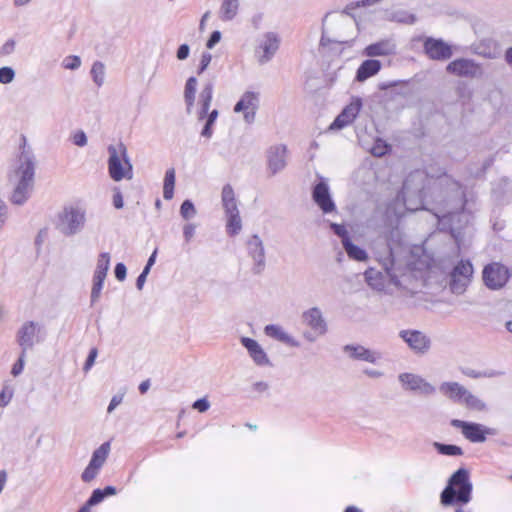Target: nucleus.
<instances>
[{"instance_id": "nucleus-60", "label": "nucleus", "mask_w": 512, "mask_h": 512, "mask_svg": "<svg viewBox=\"0 0 512 512\" xmlns=\"http://www.w3.org/2000/svg\"><path fill=\"white\" fill-rule=\"evenodd\" d=\"M114 273L119 281H124L127 274L126 266L123 263L116 264Z\"/></svg>"}, {"instance_id": "nucleus-53", "label": "nucleus", "mask_w": 512, "mask_h": 512, "mask_svg": "<svg viewBox=\"0 0 512 512\" xmlns=\"http://www.w3.org/2000/svg\"><path fill=\"white\" fill-rule=\"evenodd\" d=\"M97 354H98V351L96 348H92L90 350L89 355H88L86 362L84 364V367H83V370L85 372H88L91 369V367L94 365Z\"/></svg>"}, {"instance_id": "nucleus-21", "label": "nucleus", "mask_w": 512, "mask_h": 512, "mask_svg": "<svg viewBox=\"0 0 512 512\" xmlns=\"http://www.w3.org/2000/svg\"><path fill=\"white\" fill-rule=\"evenodd\" d=\"M424 52L432 60H446L452 56L451 47L441 39L426 38Z\"/></svg>"}, {"instance_id": "nucleus-43", "label": "nucleus", "mask_w": 512, "mask_h": 512, "mask_svg": "<svg viewBox=\"0 0 512 512\" xmlns=\"http://www.w3.org/2000/svg\"><path fill=\"white\" fill-rule=\"evenodd\" d=\"M390 146L383 140L377 139L371 148V153L376 157H382L388 153Z\"/></svg>"}, {"instance_id": "nucleus-10", "label": "nucleus", "mask_w": 512, "mask_h": 512, "mask_svg": "<svg viewBox=\"0 0 512 512\" xmlns=\"http://www.w3.org/2000/svg\"><path fill=\"white\" fill-rule=\"evenodd\" d=\"M46 331L44 325L40 322L27 321L17 332V342L21 347V351L27 352L31 350L36 344L44 341Z\"/></svg>"}, {"instance_id": "nucleus-32", "label": "nucleus", "mask_w": 512, "mask_h": 512, "mask_svg": "<svg viewBox=\"0 0 512 512\" xmlns=\"http://www.w3.org/2000/svg\"><path fill=\"white\" fill-rule=\"evenodd\" d=\"M239 0H221L219 8V18L224 21H232L238 14Z\"/></svg>"}, {"instance_id": "nucleus-52", "label": "nucleus", "mask_w": 512, "mask_h": 512, "mask_svg": "<svg viewBox=\"0 0 512 512\" xmlns=\"http://www.w3.org/2000/svg\"><path fill=\"white\" fill-rule=\"evenodd\" d=\"M211 60H212V55L210 53L204 52L202 54L201 59H200L199 68H198V74H202L207 69V67L211 63Z\"/></svg>"}, {"instance_id": "nucleus-64", "label": "nucleus", "mask_w": 512, "mask_h": 512, "mask_svg": "<svg viewBox=\"0 0 512 512\" xmlns=\"http://www.w3.org/2000/svg\"><path fill=\"white\" fill-rule=\"evenodd\" d=\"M148 274H149V271H147V269H143L141 274L138 276V278L136 280V287L139 290H142V288L146 282V278H147Z\"/></svg>"}, {"instance_id": "nucleus-25", "label": "nucleus", "mask_w": 512, "mask_h": 512, "mask_svg": "<svg viewBox=\"0 0 512 512\" xmlns=\"http://www.w3.org/2000/svg\"><path fill=\"white\" fill-rule=\"evenodd\" d=\"M313 199L324 213H330L335 210V204L326 183L320 182L314 187Z\"/></svg>"}, {"instance_id": "nucleus-26", "label": "nucleus", "mask_w": 512, "mask_h": 512, "mask_svg": "<svg viewBox=\"0 0 512 512\" xmlns=\"http://www.w3.org/2000/svg\"><path fill=\"white\" fill-rule=\"evenodd\" d=\"M242 345L247 349L250 357L258 366H269L270 360L257 341L248 337L241 338Z\"/></svg>"}, {"instance_id": "nucleus-13", "label": "nucleus", "mask_w": 512, "mask_h": 512, "mask_svg": "<svg viewBox=\"0 0 512 512\" xmlns=\"http://www.w3.org/2000/svg\"><path fill=\"white\" fill-rule=\"evenodd\" d=\"M472 276V264L469 261H459L450 274L449 287L452 293L457 295L463 294L470 284Z\"/></svg>"}, {"instance_id": "nucleus-49", "label": "nucleus", "mask_w": 512, "mask_h": 512, "mask_svg": "<svg viewBox=\"0 0 512 512\" xmlns=\"http://www.w3.org/2000/svg\"><path fill=\"white\" fill-rule=\"evenodd\" d=\"M196 224L187 223L183 227V237L186 243H189L195 235Z\"/></svg>"}, {"instance_id": "nucleus-37", "label": "nucleus", "mask_w": 512, "mask_h": 512, "mask_svg": "<svg viewBox=\"0 0 512 512\" xmlns=\"http://www.w3.org/2000/svg\"><path fill=\"white\" fill-rule=\"evenodd\" d=\"M175 169L170 168L165 172L163 182V197L165 200H171L174 196Z\"/></svg>"}, {"instance_id": "nucleus-20", "label": "nucleus", "mask_w": 512, "mask_h": 512, "mask_svg": "<svg viewBox=\"0 0 512 512\" xmlns=\"http://www.w3.org/2000/svg\"><path fill=\"white\" fill-rule=\"evenodd\" d=\"M287 165V147L279 144L267 151V169L271 176L281 172Z\"/></svg>"}, {"instance_id": "nucleus-44", "label": "nucleus", "mask_w": 512, "mask_h": 512, "mask_svg": "<svg viewBox=\"0 0 512 512\" xmlns=\"http://www.w3.org/2000/svg\"><path fill=\"white\" fill-rule=\"evenodd\" d=\"M81 58L76 55L65 57L61 63L62 67L67 70H77L81 66Z\"/></svg>"}, {"instance_id": "nucleus-39", "label": "nucleus", "mask_w": 512, "mask_h": 512, "mask_svg": "<svg viewBox=\"0 0 512 512\" xmlns=\"http://www.w3.org/2000/svg\"><path fill=\"white\" fill-rule=\"evenodd\" d=\"M434 447L440 454L448 455V456H460L463 454V450L461 447L451 444H441L438 442L434 443Z\"/></svg>"}, {"instance_id": "nucleus-24", "label": "nucleus", "mask_w": 512, "mask_h": 512, "mask_svg": "<svg viewBox=\"0 0 512 512\" xmlns=\"http://www.w3.org/2000/svg\"><path fill=\"white\" fill-rule=\"evenodd\" d=\"M344 352L352 359L365 361L371 364H377L382 359V354L378 351L365 348L361 345H346Z\"/></svg>"}, {"instance_id": "nucleus-8", "label": "nucleus", "mask_w": 512, "mask_h": 512, "mask_svg": "<svg viewBox=\"0 0 512 512\" xmlns=\"http://www.w3.org/2000/svg\"><path fill=\"white\" fill-rule=\"evenodd\" d=\"M213 98V83L207 82L199 95V110L197 111V119L202 121L206 119L204 127L201 131V136L210 139L213 135L212 126L218 118V110L213 109L209 112L211 101Z\"/></svg>"}, {"instance_id": "nucleus-15", "label": "nucleus", "mask_w": 512, "mask_h": 512, "mask_svg": "<svg viewBox=\"0 0 512 512\" xmlns=\"http://www.w3.org/2000/svg\"><path fill=\"white\" fill-rule=\"evenodd\" d=\"M451 425L460 429L462 435L472 443H483L487 435L493 434L492 429L480 423L453 419L451 420Z\"/></svg>"}, {"instance_id": "nucleus-54", "label": "nucleus", "mask_w": 512, "mask_h": 512, "mask_svg": "<svg viewBox=\"0 0 512 512\" xmlns=\"http://www.w3.org/2000/svg\"><path fill=\"white\" fill-rule=\"evenodd\" d=\"M8 218V208L0 198V233L2 232Z\"/></svg>"}, {"instance_id": "nucleus-36", "label": "nucleus", "mask_w": 512, "mask_h": 512, "mask_svg": "<svg viewBox=\"0 0 512 512\" xmlns=\"http://www.w3.org/2000/svg\"><path fill=\"white\" fill-rule=\"evenodd\" d=\"M343 247L350 259L361 262L366 261L368 259L366 251L358 247L357 245L353 244L350 239L344 240Z\"/></svg>"}, {"instance_id": "nucleus-5", "label": "nucleus", "mask_w": 512, "mask_h": 512, "mask_svg": "<svg viewBox=\"0 0 512 512\" xmlns=\"http://www.w3.org/2000/svg\"><path fill=\"white\" fill-rule=\"evenodd\" d=\"M472 484L469 480V472L460 468L449 478L448 485L441 493V503L452 505L456 502L468 503L471 498Z\"/></svg>"}, {"instance_id": "nucleus-18", "label": "nucleus", "mask_w": 512, "mask_h": 512, "mask_svg": "<svg viewBox=\"0 0 512 512\" xmlns=\"http://www.w3.org/2000/svg\"><path fill=\"white\" fill-rule=\"evenodd\" d=\"M446 71L458 77L477 78L483 73L482 68L473 60L460 58L450 62Z\"/></svg>"}, {"instance_id": "nucleus-47", "label": "nucleus", "mask_w": 512, "mask_h": 512, "mask_svg": "<svg viewBox=\"0 0 512 512\" xmlns=\"http://www.w3.org/2000/svg\"><path fill=\"white\" fill-rule=\"evenodd\" d=\"M26 353L27 352H24V351H21V354L19 356V359L17 360V362L13 365L12 367V370H11V374L16 377L18 375H20L24 369V366H25V357H26Z\"/></svg>"}, {"instance_id": "nucleus-48", "label": "nucleus", "mask_w": 512, "mask_h": 512, "mask_svg": "<svg viewBox=\"0 0 512 512\" xmlns=\"http://www.w3.org/2000/svg\"><path fill=\"white\" fill-rule=\"evenodd\" d=\"M72 141L78 147H84L87 145L88 139L83 130H78L72 134Z\"/></svg>"}, {"instance_id": "nucleus-4", "label": "nucleus", "mask_w": 512, "mask_h": 512, "mask_svg": "<svg viewBox=\"0 0 512 512\" xmlns=\"http://www.w3.org/2000/svg\"><path fill=\"white\" fill-rule=\"evenodd\" d=\"M356 22L346 12L327 14L322 24L321 44L347 43L354 38Z\"/></svg>"}, {"instance_id": "nucleus-55", "label": "nucleus", "mask_w": 512, "mask_h": 512, "mask_svg": "<svg viewBox=\"0 0 512 512\" xmlns=\"http://www.w3.org/2000/svg\"><path fill=\"white\" fill-rule=\"evenodd\" d=\"M190 47L187 44H181L176 52V57L178 60L183 61L189 57Z\"/></svg>"}, {"instance_id": "nucleus-34", "label": "nucleus", "mask_w": 512, "mask_h": 512, "mask_svg": "<svg viewBox=\"0 0 512 512\" xmlns=\"http://www.w3.org/2000/svg\"><path fill=\"white\" fill-rule=\"evenodd\" d=\"M198 81L195 77L187 79L184 88V101L186 103V110L191 113V109L194 106Z\"/></svg>"}, {"instance_id": "nucleus-2", "label": "nucleus", "mask_w": 512, "mask_h": 512, "mask_svg": "<svg viewBox=\"0 0 512 512\" xmlns=\"http://www.w3.org/2000/svg\"><path fill=\"white\" fill-rule=\"evenodd\" d=\"M35 158L30 151H22L13 164L8 182L12 192L10 200L13 204L23 205L34 189Z\"/></svg>"}, {"instance_id": "nucleus-30", "label": "nucleus", "mask_w": 512, "mask_h": 512, "mask_svg": "<svg viewBox=\"0 0 512 512\" xmlns=\"http://www.w3.org/2000/svg\"><path fill=\"white\" fill-rule=\"evenodd\" d=\"M460 405L473 413H486L489 410V406L486 401L469 390H467Z\"/></svg>"}, {"instance_id": "nucleus-16", "label": "nucleus", "mask_w": 512, "mask_h": 512, "mask_svg": "<svg viewBox=\"0 0 512 512\" xmlns=\"http://www.w3.org/2000/svg\"><path fill=\"white\" fill-rule=\"evenodd\" d=\"M399 337L416 354L424 355L431 347V339L424 332L413 329L401 330Z\"/></svg>"}, {"instance_id": "nucleus-41", "label": "nucleus", "mask_w": 512, "mask_h": 512, "mask_svg": "<svg viewBox=\"0 0 512 512\" xmlns=\"http://www.w3.org/2000/svg\"><path fill=\"white\" fill-rule=\"evenodd\" d=\"M197 214L194 204L190 200H185L180 206L181 217L188 221L193 219Z\"/></svg>"}, {"instance_id": "nucleus-63", "label": "nucleus", "mask_w": 512, "mask_h": 512, "mask_svg": "<svg viewBox=\"0 0 512 512\" xmlns=\"http://www.w3.org/2000/svg\"><path fill=\"white\" fill-rule=\"evenodd\" d=\"M123 396L122 395H115L112 397L107 412L111 413L121 402H122Z\"/></svg>"}, {"instance_id": "nucleus-33", "label": "nucleus", "mask_w": 512, "mask_h": 512, "mask_svg": "<svg viewBox=\"0 0 512 512\" xmlns=\"http://www.w3.org/2000/svg\"><path fill=\"white\" fill-rule=\"evenodd\" d=\"M110 450V442H104L93 452L89 464L101 469L108 458Z\"/></svg>"}, {"instance_id": "nucleus-57", "label": "nucleus", "mask_w": 512, "mask_h": 512, "mask_svg": "<svg viewBox=\"0 0 512 512\" xmlns=\"http://www.w3.org/2000/svg\"><path fill=\"white\" fill-rule=\"evenodd\" d=\"M113 205L116 209H121L124 205L123 197L118 187L113 189Z\"/></svg>"}, {"instance_id": "nucleus-35", "label": "nucleus", "mask_w": 512, "mask_h": 512, "mask_svg": "<svg viewBox=\"0 0 512 512\" xmlns=\"http://www.w3.org/2000/svg\"><path fill=\"white\" fill-rule=\"evenodd\" d=\"M226 216V231L230 236H235L242 230V219L240 212L227 213Z\"/></svg>"}, {"instance_id": "nucleus-56", "label": "nucleus", "mask_w": 512, "mask_h": 512, "mask_svg": "<svg viewBox=\"0 0 512 512\" xmlns=\"http://www.w3.org/2000/svg\"><path fill=\"white\" fill-rule=\"evenodd\" d=\"M192 407H193V409H195L199 412H206L210 407V403L208 402L207 399L201 398V399L196 400L193 403Z\"/></svg>"}, {"instance_id": "nucleus-62", "label": "nucleus", "mask_w": 512, "mask_h": 512, "mask_svg": "<svg viewBox=\"0 0 512 512\" xmlns=\"http://www.w3.org/2000/svg\"><path fill=\"white\" fill-rule=\"evenodd\" d=\"M363 373L371 379H379V378L383 377V375H384V373L382 371L377 370V369H370V368L363 370Z\"/></svg>"}, {"instance_id": "nucleus-14", "label": "nucleus", "mask_w": 512, "mask_h": 512, "mask_svg": "<svg viewBox=\"0 0 512 512\" xmlns=\"http://www.w3.org/2000/svg\"><path fill=\"white\" fill-rule=\"evenodd\" d=\"M246 250L252 260V272L261 274L266 267V252L263 240L258 234L250 236L246 241Z\"/></svg>"}, {"instance_id": "nucleus-50", "label": "nucleus", "mask_w": 512, "mask_h": 512, "mask_svg": "<svg viewBox=\"0 0 512 512\" xmlns=\"http://www.w3.org/2000/svg\"><path fill=\"white\" fill-rule=\"evenodd\" d=\"M330 226L333 229L334 233L336 235H338L339 237H341L342 245H344V240L345 239H350L349 236H348V231L346 230L344 225H340V224H336V223H331Z\"/></svg>"}, {"instance_id": "nucleus-3", "label": "nucleus", "mask_w": 512, "mask_h": 512, "mask_svg": "<svg viewBox=\"0 0 512 512\" xmlns=\"http://www.w3.org/2000/svg\"><path fill=\"white\" fill-rule=\"evenodd\" d=\"M427 174L416 170L410 173L403 183L401 194L394 203L387 207L386 215L389 219L399 218L404 211H417L422 208L424 189L426 187Z\"/></svg>"}, {"instance_id": "nucleus-46", "label": "nucleus", "mask_w": 512, "mask_h": 512, "mask_svg": "<svg viewBox=\"0 0 512 512\" xmlns=\"http://www.w3.org/2000/svg\"><path fill=\"white\" fill-rule=\"evenodd\" d=\"M100 469L92 466L91 464H88V466L85 468L81 475V479L84 482H90L92 481L99 473Z\"/></svg>"}, {"instance_id": "nucleus-23", "label": "nucleus", "mask_w": 512, "mask_h": 512, "mask_svg": "<svg viewBox=\"0 0 512 512\" xmlns=\"http://www.w3.org/2000/svg\"><path fill=\"white\" fill-rule=\"evenodd\" d=\"M396 49L395 41L387 38L366 46L362 51V55L370 58L392 56L396 54Z\"/></svg>"}, {"instance_id": "nucleus-38", "label": "nucleus", "mask_w": 512, "mask_h": 512, "mask_svg": "<svg viewBox=\"0 0 512 512\" xmlns=\"http://www.w3.org/2000/svg\"><path fill=\"white\" fill-rule=\"evenodd\" d=\"M91 77L97 87H101L105 82V65L96 61L91 68Z\"/></svg>"}, {"instance_id": "nucleus-29", "label": "nucleus", "mask_w": 512, "mask_h": 512, "mask_svg": "<svg viewBox=\"0 0 512 512\" xmlns=\"http://www.w3.org/2000/svg\"><path fill=\"white\" fill-rule=\"evenodd\" d=\"M382 64L379 60L367 59L363 61L357 69L355 79L358 82H364L375 76L381 70Z\"/></svg>"}, {"instance_id": "nucleus-28", "label": "nucleus", "mask_w": 512, "mask_h": 512, "mask_svg": "<svg viewBox=\"0 0 512 512\" xmlns=\"http://www.w3.org/2000/svg\"><path fill=\"white\" fill-rule=\"evenodd\" d=\"M264 333L266 336L273 338L291 347H299L300 343L291 336L282 326L270 324L265 326Z\"/></svg>"}, {"instance_id": "nucleus-42", "label": "nucleus", "mask_w": 512, "mask_h": 512, "mask_svg": "<svg viewBox=\"0 0 512 512\" xmlns=\"http://www.w3.org/2000/svg\"><path fill=\"white\" fill-rule=\"evenodd\" d=\"M110 268V254L107 252L100 253L97 259L95 271L107 273Z\"/></svg>"}, {"instance_id": "nucleus-22", "label": "nucleus", "mask_w": 512, "mask_h": 512, "mask_svg": "<svg viewBox=\"0 0 512 512\" xmlns=\"http://www.w3.org/2000/svg\"><path fill=\"white\" fill-rule=\"evenodd\" d=\"M361 100L355 99L349 105H347L342 112L335 118V120L329 126L330 130H340L350 125L361 109Z\"/></svg>"}, {"instance_id": "nucleus-31", "label": "nucleus", "mask_w": 512, "mask_h": 512, "mask_svg": "<svg viewBox=\"0 0 512 512\" xmlns=\"http://www.w3.org/2000/svg\"><path fill=\"white\" fill-rule=\"evenodd\" d=\"M221 201L225 214L239 211L234 189L230 184L222 188Z\"/></svg>"}, {"instance_id": "nucleus-27", "label": "nucleus", "mask_w": 512, "mask_h": 512, "mask_svg": "<svg viewBox=\"0 0 512 512\" xmlns=\"http://www.w3.org/2000/svg\"><path fill=\"white\" fill-rule=\"evenodd\" d=\"M467 390L460 383L453 381L442 382L439 386L440 393L457 404H461Z\"/></svg>"}, {"instance_id": "nucleus-59", "label": "nucleus", "mask_w": 512, "mask_h": 512, "mask_svg": "<svg viewBox=\"0 0 512 512\" xmlns=\"http://www.w3.org/2000/svg\"><path fill=\"white\" fill-rule=\"evenodd\" d=\"M221 37H222V35H221L220 31L212 32V34L210 35V37L206 43V47L208 49L214 48V46L220 42Z\"/></svg>"}, {"instance_id": "nucleus-7", "label": "nucleus", "mask_w": 512, "mask_h": 512, "mask_svg": "<svg viewBox=\"0 0 512 512\" xmlns=\"http://www.w3.org/2000/svg\"><path fill=\"white\" fill-rule=\"evenodd\" d=\"M86 222V210L77 204L65 205L57 215V229L65 236L79 233Z\"/></svg>"}, {"instance_id": "nucleus-61", "label": "nucleus", "mask_w": 512, "mask_h": 512, "mask_svg": "<svg viewBox=\"0 0 512 512\" xmlns=\"http://www.w3.org/2000/svg\"><path fill=\"white\" fill-rule=\"evenodd\" d=\"M14 49H15V41L10 39L3 44L2 48H1V54L9 55L14 51Z\"/></svg>"}, {"instance_id": "nucleus-6", "label": "nucleus", "mask_w": 512, "mask_h": 512, "mask_svg": "<svg viewBox=\"0 0 512 512\" xmlns=\"http://www.w3.org/2000/svg\"><path fill=\"white\" fill-rule=\"evenodd\" d=\"M108 173L112 180L119 182L123 179L131 180L133 166L128 157L126 146L120 142L108 147Z\"/></svg>"}, {"instance_id": "nucleus-11", "label": "nucleus", "mask_w": 512, "mask_h": 512, "mask_svg": "<svg viewBox=\"0 0 512 512\" xmlns=\"http://www.w3.org/2000/svg\"><path fill=\"white\" fill-rule=\"evenodd\" d=\"M260 107V93L257 91L247 90L237 101L233 108L236 114H242L245 124H253L256 119V113Z\"/></svg>"}, {"instance_id": "nucleus-58", "label": "nucleus", "mask_w": 512, "mask_h": 512, "mask_svg": "<svg viewBox=\"0 0 512 512\" xmlns=\"http://www.w3.org/2000/svg\"><path fill=\"white\" fill-rule=\"evenodd\" d=\"M103 285L93 284L91 289L90 301L94 305L100 298Z\"/></svg>"}, {"instance_id": "nucleus-51", "label": "nucleus", "mask_w": 512, "mask_h": 512, "mask_svg": "<svg viewBox=\"0 0 512 512\" xmlns=\"http://www.w3.org/2000/svg\"><path fill=\"white\" fill-rule=\"evenodd\" d=\"M105 498V492L101 489H96L92 492L88 500V504L93 506L100 503Z\"/></svg>"}, {"instance_id": "nucleus-9", "label": "nucleus", "mask_w": 512, "mask_h": 512, "mask_svg": "<svg viewBox=\"0 0 512 512\" xmlns=\"http://www.w3.org/2000/svg\"><path fill=\"white\" fill-rule=\"evenodd\" d=\"M302 322L310 331L303 333V338L314 343L318 338L323 337L328 332V323L319 307H311L302 313Z\"/></svg>"}, {"instance_id": "nucleus-17", "label": "nucleus", "mask_w": 512, "mask_h": 512, "mask_svg": "<svg viewBox=\"0 0 512 512\" xmlns=\"http://www.w3.org/2000/svg\"><path fill=\"white\" fill-rule=\"evenodd\" d=\"M279 44L280 39L276 33H265L260 39L255 51L256 56L258 58V62L261 64L269 62L277 52Z\"/></svg>"}, {"instance_id": "nucleus-12", "label": "nucleus", "mask_w": 512, "mask_h": 512, "mask_svg": "<svg viewBox=\"0 0 512 512\" xmlns=\"http://www.w3.org/2000/svg\"><path fill=\"white\" fill-rule=\"evenodd\" d=\"M510 277L509 270L499 262L487 264L482 271L484 285L490 290H500Z\"/></svg>"}, {"instance_id": "nucleus-19", "label": "nucleus", "mask_w": 512, "mask_h": 512, "mask_svg": "<svg viewBox=\"0 0 512 512\" xmlns=\"http://www.w3.org/2000/svg\"><path fill=\"white\" fill-rule=\"evenodd\" d=\"M399 381L405 389L416 391L425 396L433 395L436 391V388L431 383L413 373L400 374Z\"/></svg>"}, {"instance_id": "nucleus-45", "label": "nucleus", "mask_w": 512, "mask_h": 512, "mask_svg": "<svg viewBox=\"0 0 512 512\" xmlns=\"http://www.w3.org/2000/svg\"><path fill=\"white\" fill-rule=\"evenodd\" d=\"M15 78V71L11 67H2L0 68V83L1 84H9Z\"/></svg>"}, {"instance_id": "nucleus-40", "label": "nucleus", "mask_w": 512, "mask_h": 512, "mask_svg": "<svg viewBox=\"0 0 512 512\" xmlns=\"http://www.w3.org/2000/svg\"><path fill=\"white\" fill-rule=\"evenodd\" d=\"M388 19L390 21H395L398 23H405V24H413L416 20V18L413 14H410L404 10H399V11L391 13L388 16Z\"/></svg>"}, {"instance_id": "nucleus-1", "label": "nucleus", "mask_w": 512, "mask_h": 512, "mask_svg": "<svg viewBox=\"0 0 512 512\" xmlns=\"http://www.w3.org/2000/svg\"><path fill=\"white\" fill-rule=\"evenodd\" d=\"M375 256L382 271L369 268L364 276L367 284L378 292L392 293L402 286V278L407 271L417 269L413 252L402 243H377Z\"/></svg>"}]
</instances>
